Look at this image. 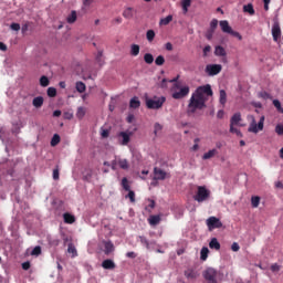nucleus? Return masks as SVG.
Listing matches in <instances>:
<instances>
[{
    "mask_svg": "<svg viewBox=\"0 0 283 283\" xmlns=\"http://www.w3.org/2000/svg\"><path fill=\"white\" fill-rule=\"evenodd\" d=\"M160 214H153L148 218V222L151 227H156L157 224H160Z\"/></svg>",
    "mask_w": 283,
    "mask_h": 283,
    "instance_id": "14",
    "label": "nucleus"
},
{
    "mask_svg": "<svg viewBox=\"0 0 283 283\" xmlns=\"http://www.w3.org/2000/svg\"><path fill=\"white\" fill-rule=\"evenodd\" d=\"M94 3V0H83V6L85 8H90V6H92Z\"/></svg>",
    "mask_w": 283,
    "mask_h": 283,
    "instance_id": "58",
    "label": "nucleus"
},
{
    "mask_svg": "<svg viewBox=\"0 0 283 283\" xmlns=\"http://www.w3.org/2000/svg\"><path fill=\"white\" fill-rule=\"evenodd\" d=\"M281 266L277 263H274L271 265L272 273H277L280 271Z\"/></svg>",
    "mask_w": 283,
    "mask_h": 283,
    "instance_id": "54",
    "label": "nucleus"
},
{
    "mask_svg": "<svg viewBox=\"0 0 283 283\" xmlns=\"http://www.w3.org/2000/svg\"><path fill=\"white\" fill-rule=\"evenodd\" d=\"M118 165V159H114L112 163H111V167L113 169V171H116V166Z\"/></svg>",
    "mask_w": 283,
    "mask_h": 283,
    "instance_id": "61",
    "label": "nucleus"
},
{
    "mask_svg": "<svg viewBox=\"0 0 283 283\" xmlns=\"http://www.w3.org/2000/svg\"><path fill=\"white\" fill-rule=\"evenodd\" d=\"M61 143V136L59 134H54L51 139V147H56Z\"/></svg>",
    "mask_w": 283,
    "mask_h": 283,
    "instance_id": "31",
    "label": "nucleus"
},
{
    "mask_svg": "<svg viewBox=\"0 0 283 283\" xmlns=\"http://www.w3.org/2000/svg\"><path fill=\"white\" fill-rule=\"evenodd\" d=\"M210 96H213L211 85L207 84L199 86L195 93H192L189 99L188 114H196L197 109H205V107H207V101H209Z\"/></svg>",
    "mask_w": 283,
    "mask_h": 283,
    "instance_id": "1",
    "label": "nucleus"
},
{
    "mask_svg": "<svg viewBox=\"0 0 283 283\" xmlns=\"http://www.w3.org/2000/svg\"><path fill=\"white\" fill-rule=\"evenodd\" d=\"M264 115L260 117L259 123H256L255 119H252L248 132H251L252 134H258V132H262V129H264Z\"/></svg>",
    "mask_w": 283,
    "mask_h": 283,
    "instance_id": "5",
    "label": "nucleus"
},
{
    "mask_svg": "<svg viewBox=\"0 0 283 283\" xmlns=\"http://www.w3.org/2000/svg\"><path fill=\"white\" fill-rule=\"evenodd\" d=\"M190 7H191V0L181 1V8H190Z\"/></svg>",
    "mask_w": 283,
    "mask_h": 283,
    "instance_id": "55",
    "label": "nucleus"
},
{
    "mask_svg": "<svg viewBox=\"0 0 283 283\" xmlns=\"http://www.w3.org/2000/svg\"><path fill=\"white\" fill-rule=\"evenodd\" d=\"M231 249H232V251L238 252V251H240V244H238V242H234V243H232Z\"/></svg>",
    "mask_w": 283,
    "mask_h": 283,
    "instance_id": "57",
    "label": "nucleus"
},
{
    "mask_svg": "<svg viewBox=\"0 0 283 283\" xmlns=\"http://www.w3.org/2000/svg\"><path fill=\"white\" fill-rule=\"evenodd\" d=\"M117 165L119 169H124L125 171L129 169V161L127 159L117 158Z\"/></svg>",
    "mask_w": 283,
    "mask_h": 283,
    "instance_id": "15",
    "label": "nucleus"
},
{
    "mask_svg": "<svg viewBox=\"0 0 283 283\" xmlns=\"http://www.w3.org/2000/svg\"><path fill=\"white\" fill-rule=\"evenodd\" d=\"M155 64L160 66V65H165V56L163 55H158L155 60Z\"/></svg>",
    "mask_w": 283,
    "mask_h": 283,
    "instance_id": "44",
    "label": "nucleus"
},
{
    "mask_svg": "<svg viewBox=\"0 0 283 283\" xmlns=\"http://www.w3.org/2000/svg\"><path fill=\"white\" fill-rule=\"evenodd\" d=\"M209 52H211V45H206L203 48V56H207V54H209Z\"/></svg>",
    "mask_w": 283,
    "mask_h": 283,
    "instance_id": "60",
    "label": "nucleus"
},
{
    "mask_svg": "<svg viewBox=\"0 0 283 283\" xmlns=\"http://www.w3.org/2000/svg\"><path fill=\"white\" fill-rule=\"evenodd\" d=\"M190 88L189 86L181 87L180 84H174L171 87L172 98L175 101H180L181 98H185L186 96H189Z\"/></svg>",
    "mask_w": 283,
    "mask_h": 283,
    "instance_id": "2",
    "label": "nucleus"
},
{
    "mask_svg": "<svg viewBox=\"0 0 283 283\" xmlns=\"http://www.w3.org/2000/svg\"><path fill=\"white\" fill-rule=\"evenodd\" d=\"M206 224L209 231H213L214 229H222V221H220L217 217H209L206 221Z\"/></svg>",
    "mask_w": 283,
    "mask_h": 283,
    "instance_id": "6",
    "label": "nucleus"
},
{
    "mask_svg": "<svg viewBox=\"0 0 283 283\" xmlns=\"http://www.w3.org/2000/svg\"><path fill=\"white\" fill-rule=\"evenodd\" d=\"M139 242H142V244H144V247H146V249H150V247H149V240H147V238H145V237H139Z\"/></svg>",
    "mask_w": 283,
    "mask_h": 283,
    "instance_id": "47",
    "label": "nucleus"
},
{
    "mask_svg": "<svg viewBox=\"0 0 283 283\" xmlns=\"http://www.w3.org/2000/svg\"><path fill=\"white\" fill-rule=\"evenodd\" d=\"M119 136L123 138L122 145H127L129 143V135L125 132L119 133Z\"/></svg>",
    "mask_w": 283,
    "mask_h": 283,
    "instance_id": "40",
    "label": "nucleus"
},
{
    "mask_svg": "<svg viewBox=\"0 0 283 283\" xmlns=\"http://www.w3.org/2000/svg\"><path fill=\"white\" fill-rule=\"evenodd\" d=\"M102 266L106 270V271H114V269H116V263H114L113 260L111 259H106L102 262Z\"/></svg>",
    "mask_w": 283,
    "mask_h": 283,
    "instance_id": "11",
    "label": "nucleus"
},
{
    "mask_svg": "<svg viewBox=\"0 0 283 283\" xmlns=\"http://www.w3.org/2000/svg\"><path fill=\"white\" fill-rule=\"evenodd\" d=\"M213 32H214V31H211V30H209V31L207 32L206 38L208 39V41H211V39H213Z\"/></svg>",
    "mask_w": 283,
    "mask_h": 283,
    "instance_id": "64",
    "label": "nucleus"
},
{
    "mask_svg": "<svg viewBox=\"0 0 283 283\" xmlns=\"http://www.w3.org/2000/svg\"><path fill=\"white\" fill-rule=\"evenodd\" d=\"M67 253H72V258H76V255H78L76 252V247H74L72 243L69 244Z\"/></svg>",
    "mask_w": 283,
    "mask_h": 283,
    "instance_id": "38",
    "label": "nucleus"
},
{
    "mask_svg": "<svg viewBox=\"0 0 283 283\" xmlns=\"http://www.w3.org/2000/svg\"><path fill=\"white\" fill-rule=\"evenodd\" d=\"M166 178H171V175L158 167L154 168V180H166Z\"/></svg>",
    "mask_w": 283,
    "mask_h": 283,
    "instance_id": "9",
    "label": "nucleus"
},
{
    "mask_svg": "<svg viewBox=\"0 0 283 283\" xmlns=\"http://www.w3.org/2000/svg\"><path fill=\"white\" fill-rule=\"evenodd\" d=\"M216 28H218V20L213 19L210 22V31L216 32Z\"/></svg>",
    "mask_w": 283,
    "mask_h": 283,
    "instance_id": "49",
    "label": "nucleus"
},
{
    "mask_svg": "<svg viewBox=\"0 0 283 283\" xmlns=\"http://www.w3.org/2000/svg\"><path fill=\"white\" fill-rule=\"evenodd\" d=\"M32 105H33V107H36V109L43 107V97L38 96V97L33 98Z\"/></svg>",
    "mask_w": 283,
    "mask_h": 283,
    "instance_id": "23",
    "label": "nucleus"
},
{
    "mask_svg": "<svg viewBox=\"0 0 283 283\" xmlns=\"http://www.w3.org/2000/svg\"><path fill=\"white\" fill-rule=\"evenodd\" d=\"M210 249H214L216 251H220V242L217 238H212L209 243Z\"/></svg>",
    "mask_w": 283,
    "mask_h": 283,
    "instance_id": "24",
    "label": "nucleus"
},
{
    "mask_svg": "<svg viewBox=\"0 0 283 283\" xmlns=\"http://www.w3.org/2000/svg\"><path fill=\"white\" fill-rule=\"evenodd\" d=\"M59 176H60V174H59V168H55V169L53 170V180H59Z\"/></svg>",
    "mask_w": 283,
    "mask_h": 283,
    "instance_id": "62",
    "label": "nucleus"
},
{
    "mask_svg": "<svg viewBox=\"0 0 283 283\" xmlns=\"http://www.w3.org/2000/svg\"><path fill=\"white\" fill-rule=\"evenodd\" d=\"M46 94L50 98H54L56 96V90L54 87H49Z\"/></svg>",
    "mask_w": 283,
    "mask_h": 283,
    "instance_id": "45",
    "label": "nucleus"
},
{
    "mask_svg": "<svg viewBox=\"0 0 283 283\" xmlns=\"http://www.w3.org/2000/svg\"><path fill=\"white\" fill-rule=\"evenodd\" d=\"M104 253L105 255H109V253H114V243L112 241L104 242Z\"/></svg>",
    "mask_w": 283,
    "mask_h": 283,
    "instance_id": "13",
    "label": "nucleus"
},
{
    "mask_svg": "<svg viewBox=\"0 0 283 283\" xmlns=\"http://www.w3.org/2000/svg\"><path fill=\"white\" fill-rule=\"evenodd\" d=\"M31 255H41V247H40V245H36V247L32 250Z\"/></svg>",
    "mask_w": 283,
    "mask_h": 283,
    "instance_id": "52",
    "label": "nucleus"
},
{
    "mask_svg": "<svg viewBox=\"0 0 283 283\" xmlns=\"http://www.w3.org/2000/svg\"><path fill=\"white\" fill-rule=\"evenodd\" d=\"M126 258H130V260H135V258H137V254L136 252H127Z\"/></svg>",
    "mask_w": 283,
    "mask_h": 283,
    "instance_id": "59",
    "label": "nucleus"
},
{
    "mask_svg": "<svg viewBox=\"0 0 283 283\" xmlns=\"http://www.w3.org/2000/svg\"><path fill=\"white\" fill-rule=\"evenodd\" d=\"M219 95V103L224 107V105H227V91L220 90Z\"/></svg>",
    "mask_w": 283,
    "mask_h": 283,
    "instance_id": "18",
    "label": "nucleus"
},
{
    "mask_svg": "<svg viewBox=\"0 0 283 283\" xmlns=\"http://www.w3.org/2000/svg\"><path fill=\"white\" fill-rule=\"evenodd\" d=\"M174 21V15L169 14L159 21V25H169Z\"/></svg>",
    "mask_w": 283,
    "mask_h": 283,
    "instance_id": "26",
    "label": "nucleus"
},
{
    "mask_svg": "<svg viewBox=\"0 0 283 283\" xmlns=\"http://www.w3.org/2000/svg\"><path fill=\"white\" fill-rule=\"evenodd\" d=\"M206 72L208 73V76H217V74H220L222 72V65L208 64L206 66Z\"/></svg>",
    "mask_w": 283,
    "mask_h": 283,
    "instance_id": "8",
    "label": "nucleus"
},
{
    "mask_svg": "<svg viewBox=\"0 0 283 283\" xmlns=\"http://www.w3.org/2000/svg\"><path fill=\"white\" fill-rule=\"evenodd\" d=\"M11 30H13L14 32H19V30H21V24L19 23H11L10 25Z\"/></svg>",
    "mask_w": 283,
    "mask_h": 283,
    "instance_id": "53",
    "label": "nucleus"
},
{
    "mask_svg": "<svg viewBox=\"0 0 283 283\" xmlns=\"http://www.w3.org/2000/svg\"><path fill=\"white\" fill-rule=\"evenodd\" d=\"M243 12H248V14L253 17V14H255V9H253V4L249 3L243 6Z\"/></svg>",
    "mask_w": 283,
    "mask_h": 283,
    "instance_id": "27",
    "label": "nucleus"
},
{
    "mask_svg": "<svg viewBox=\"0 0 283 283\" xmlns=\"http://www.w3.org/2000/svg\"><path fill=\"white\" fill-rule=\"evenodd\" d=\"M124 19H133L134 18V9L132 7H128L123 12Z\"/></svg>",
    "mask_w": 283,
    "mask_h": 283,
    "instance_id": "22",
    "label": "nucleus"
},
{
    "mask_svg": "<svg viewBox=\"0 0 283 283\" xmlns=\"http://www.w3.org/2000/svg\"><path fill=\"white\" fill-rule=\"evenodd\" d=\"M76 117L81 120L85 118V107L80 106L76 112Z\"/></svg>",
    "mask_w": 283,
    "mask_h": 283,
    "instance_id": "34",
    "label": "nucleus"
},
{
    "mask_svg": "<svg viewBox=\"0 0 283 283\" xmlns=\"http://www.w3.org/2000/svg\"><path fill=\"white\" fill-rule=\"evenodd\" d=\"M205 280H207L208 283H218V272L213 268H209L203 273Z\"/></svg>",
    "mask_w": 283,
    "mask_h": 283,
    "instance_id": "7",
    "label": "nucleus"
},
{
    "mask_svg": "<svg viewBox=\"0 0 283 283\" xmlns=\"http://www.w3.org/2000/svg\"><path fill=\"white\" fill-rule=\"evenodd\" d=\"M158 132H163V125H160L159 123H156L154 126L155 136H158Z\"/></svg>",
    "mask_w": 283,
    "mask_h": 283,
    "instance_id": "48",
    "label": "nucleus"
},
{
    "mask_svg": "<svg viewBox=\"0 0 283 283\" xmlns=\"http://www.w3.org/2000/svg\"><path fill=\"white\" fill-rule=\"evenodd\" d=\"M211 197V191L205 186H198L197 193L195 195L196 202H205Z\"/></svg>",
    "mask_w": 283,
    "mask_h": 283,
    "instance_id": "4",
    "label": "nucleus"
},
{
    "mask_svg": "<svg viewBox=\"0 0 283 283\" xmlns=\"http://www.w3.org/2000/svg\"><path fill=\"white\" fill-rule=\"evenodd\" d=\"M178 78H180V75H177L172 80H169L168 83H174V85H180V82H178Z\"/></svg>",
    "mask_w": 283,
    "mask_h": 283,
    "instance_id": "56",
    "label": "nucleus"
},
{
    "mask_svg": "<svg viewBox=\"0 0 283 283\" xmlns=\"http://www.w3.org/2000/svg\"><path fill=\"white\" fill-rule=\"evenodd\" d=\"M275 132L279 136H283V125L277 124L276 127H275Z\"/></svg>",
    "mask_w": 283,
    "mask_h": 283,
    "instance_id": "50",
    "label": "nucleus"
},
{
    "mask_svg": "<svg viewBox=\"0 0 283 283\" xmlns=\"http://www.w3.org/2000/svg\"><path fill=\"white\" fill-rule=\"evenodd\" d=\"M272 104L274 105L275 109L279 112V114H283V107L280 99H273Z\"/></svg>",
    "mask_w": 283,
    "mask_h": 283,
    "instance_id": "30",
    "label": "nucleus"
},
{
    "mask_svg": "<svg viewBox=\"0 0 283 283\" xmlns=\"http://www.w3.org/2000/svg\"><path fill=\"white\" fill-rule=\"evenodd\" d=\"M235 125L230 124V134H235L239 138H242V132L234 127Z\"/></svg>",
    "mask_w": 283,
    "mask_h": 283,
    "instance_id": "39",
    "label": "nucleus"
},
{
    "mask_svg": "<svg viewBox=\"0 0 283 283\" xmlns=\"http://www.w3.org/2000/svg\"><path fill=\"white\" fill-rule=\"evenodd\" d=\"M122 187L124 191H130L132 187L129 186V180L126 177L122 179Z\"/></svg>",
    "mask_w": 283,
    "mask_h": 283,
    "instance_id": "32",
    "label": "nucleus"
},
{
    "mask_svg": "<svg viewBox=\"0 0 283 283\" xmlns=\"http://www.w3.org/2000/svg\"><path fill=\"white\" fill-rule=\"evenodd\" d=\"M251 205L254 209H258L260 207V197L258 196L252 197Z\"/></svg>",
    "mask_w": 283,
    "mask_h": 283,
    "instance_id": "36",
    "label": "nucleus"
},
{
    "mask_svg": "<svg viewBox=\"0 0 283 283\" xmlns=\"http://www.w3.org/2000/svg\"><path fill=\"white\" fill-rule=\"evenodd\" d=\"M148 206L146 207V211L151 212V209L156 208V201H154L153 199H148Z\"/></svg>",
    "mask_w": 283,
    "mask_h": 283,
    "instance_id": "46",
    "label": "nucleus"
},
{
    "mask_svg": "<svg viewBox=\"0 0 283 283\" xmlns=\"http://www.w3.org/2000/svg\"><path fill=\"white\" fill-rule=\"evenodd\" d=\"M272 36L273 41L277 42L280 40V36H282V30L280 29V24H274L272 27Z\"/></svg>",
    "mask_w": 283,
    "mask_h": 283,
    "instance_id": "10",
    "label": "nucleus"
},
{
    "mask_svg": "<svg viewBox=\"0 0 283 283\" xmlns=\"http://www.w3.org/2000/svg\"><path fill=\"white\" fill-rule=\"evenodd\" d=\"M77 14L76 11H72L71 14L67 15L66 21L67 23H76Z\"/></svg>",
    "mask_w": 283,
    "mask_h": 283,
    "instance_id": "29",
    "label": "nucleus"
},
{
    "mask_svg": "<svg viewBox=\"0 0 283 283\" xmlns=\"http://www.w3.org/2000/svg\"><path fill=\"white\" fill-rule=\"evenodd\" d=\"M144 61L145 63H147L148 65H151V63H154V55L151 53H146L144 55Z\"/></svg>",
    "mask_w": 283,
    "mask_h": 283,
    "instance_id": "37",
    "label": "nucleus"
},
{
    "mask_svg": "<svg viewBox=\"0 0 283 283\" xmlns=\"http://www.w3.org/2000/svg\"><path fill=\"white\" fill-rule=\"evenodd\" d=\"M65 224H74L76 222V217H74L72 213H64L63 214Z\"/></svg>",
    "mask_w": 283,
    "mask_h": 283,
    "instance_id": "16",
    "label": "nucleus"
},
{
    "mask_svg": "<svg viewBox=\"0 0 283 283\" xmlns=\"http://www.w3.org/2000/svg\"><path fill=\"white\" fill-rule=\"evenodd\" d=\"M30 266H31L30 261H27V262L22 263L23 271H29Z\"/></svg>",
    "mask_w": 283,
    "mask_h": 283,
    "instance_id": "63",
    "label": "nucleus"
},
{
    "mask_svg": "<svg viewBox=\"0 0 283 283\" xmlns=\"http://www.w3.org/2000/svg\"><path fill=\"white\" fill-rule=\"evenodd\" d=\"M146 39L149 41V43H151V41L156 39V32L154 30H148L146 33Z\"/></svg>",
    "mask_w": 283,
    "mask_h": 283,
    "instance_id": "35",
    "label": "nucleus"
},
{
    "mask_svg": "<svg viewBox=\"0 0 283 283\" xmlns=\"http://www.w3.org/2000/svg\"><path fill=\"white\" fill-rule=\"evenodd\" d=\"M229 34H231V36H235L237 39H239V41H242V34H240V32L233 31L232 29Z\"/></svg>",
    "mask_w": 283,
    "mask_h": 283,
    "instance_id": "51",
    "label": "nucleus"
},
{
    "mask_svg": "<svg viewBox=\"0 0 283 283\" xmlns=\"http://www.w3.org/2000/svg\"><path fill=\"white\" fill-rule=\"evenodd\" d=\"M129 107L132 109H138V107H140V99H138L137 96L133 97L129 102Z\"/></svg>",
    "mask_w": 283,
    "mask_h": 283,
    "instance_id": "19",
    "label": "nucleus"
},
{
    "mask_svg": "<svg viewBox=\"0 0 283 283\" xmlns=\"http://www.w3.org/2000/svg\"><path fill=\"white\" fill-rule=\"evenodd\" d=\"M201 260H207L209 258V248H202L200 252Z\"/></svg>",
    "mask_w": 283,
    "mask_h": 283,
    "instance_id": "41",
    "label": "nucleus"
},
{
    "mask_svg": "<svg viewBox=\"0 0 283 283\" xmlns=\"http://www.w3.org/2000/svg\"><path fill=\"white\" fill-rule=\"evenodd\" d=\"M214 54L216 56H227V51L222 46L218 45L214 49Z\"/></svg>",
    "mask_w": 283,
    "mask_h": 283,
    "instance_id": "28",
    "label": "nucleus"
},
{
    "mask_svg": "<svg viewBox=\"0 0 283 283\" xmlns=\"http://www.w3.org/2000/svg\"><path fill=\"white\" fill-rule=\"evenodd\" d=\"M125 198H128L130 202H136V192H134V190H128Z\"/></svg>",
    "mask_w": 283,
    "mask_h": 283,
    "instance_id": "43",
    "label": "nucleus"
},
{
    "mask_svg": "<svg viewBox=\"0 0 283 283\" xmlns=\"http://www.w3.org/2000/svg\"><path fill=\"white\" fill-rule=\"evenodd\" d=\"M242 122V114L240 113H235L231 119H230V125H240V123Z\"/></svg>",
    "mask_w": 283,
    "mask_h": 283,
    "instance_id": "17",
    "label": "nucleus"
},
{
    "mask_svg": "<svg viewBox=\"0 0 283 283\" xmlns=\"http://www.w3.org/2000/svg\"><path fill=\"white\" fill-rule=\"evenodd\" d=\"M75 87L80 94H83V92L86 90L85 83L83 82H76Z\"/></svg>",
    "mask_w": 283,
    "mask_h": 283,
    "instance_id": "33",
    "label": "nucleus"
},
{
    "mask_svg": "<svg viewBox=\"0 0 283 283\" xmlns=\"http://www.w3.org/2000/svg\"><path fill=\"white\" fill-rule=\"evenodd\" d=\"M167 97L165 96H154L153 98H146V107L148 109H160L165 105Z\"/></svg>",
    "mask_w": 283,
    "mask_h": 283,
    "instance_id": "3",
    "label": "nucleus"
},
{
    "mask_svg": "<svg viewBox=\"0 0 283 283\" xmlns=\"http://www.w3.org/2000/svg\"><path fill=\"white\" fill-rule=\"evenodd\" d=\"M40 85L42 87H48V85H50V80L48 78V76L43 75L41 78H40Z\"/></svg>",
    "mask_w": 283,
    "mask_h": 283,
    "instance_id": "42",
    "label": "nucleus"
},
{
    "mask_svg": "<svg viewBox=\"0 0 283 283\" xmlns=\"http://www.w3.org/2000/svg\"><path fill=\"white\" fill-rule=\"evenodd\" d=\"M140 54V45L132 44L130 45V56H138Z\"/></svg>",
    "mask_w": 283,
    "mask_h": 283,
    "instance_id": "20",
    "label": "nucleus"
},
{
    "mask_svg": "<svg viewBox=\"0 0 283 283\" xmlns=\"http://www.w3.org/2000/svg\"><path fill=\"white\" fill-rule=\"evenodd\" d=\"M217 154H218V149L213 148L208 153L203 154L202 160H209L210 158H213V156H217Z\"/></svg>",
    "mask_w": 283,
    "mask_h": 283,
    "instance_id": "21",
    "label": "nucleus"
},
{
    "mask_svg": "<svg viewBox=\"0 0 283 283\" xmlns=\"http://www.w3.org/2000/svg\"><path fill=\"white\" fill-rule=\"evenodd\" d=\"M219 25H220L222 32H224L226 34H230L231 31L233 30V29L231 28V25H229V21H227V20H221V21L219 22Z\"/></svg>",
    "mask_w": 283,
    "mask_h": 283,
    "instance_id": "12",
    "label": "nucleus"
},
{
    "mask_svg": "<svg viewBox=\"0 0 283 283\" xmlns=\"http://www.w3.org/2000/svg\"><path fill=\"white\" fill-rule=\"evenodd\" d=\"M185 276L188 279V280H196V277H198V272L193 271V270H187L185 272Z\"/></svg>",
    "mask_w": 283,
    "mask_h": 283,
    "instance_id": "25",
    "label": "nucleus"
}]
</instances>
